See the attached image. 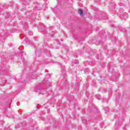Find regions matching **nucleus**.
<instances>
[{
  "label": "nucleus",
  "instance_id": "f257e3e1",
  "mask_svg": "<svg viewBox=\"0 0 130 130\" xmlns=\"http://www.w3.org/2000/svg\"><path fill=\"white\" fill-rule=\"evenodd\" d=\"M78 12L80 16H83V10H82V9H79Z\"/></svg>",
  "mask_w": 130,
  "mask_h": 130
}]
</instances>
